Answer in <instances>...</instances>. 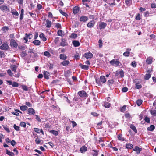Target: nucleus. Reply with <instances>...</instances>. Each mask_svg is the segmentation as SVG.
Listing matches in <instances>:
<instances>
[{"instance_id": "nucleus-10", "label": "nucleus", "mask_w": 156, "mask_h": 156, "mask_svg": "<svg viewBox=\"0 0 156 156\" xmlns=\"http://www.w3.org/2000/svg\"><path fill=\"white\" fill-rule=\"evenodd\" d=\"M153 58L151 57H147L146 60V62L148 64H151L153 62Z\"/></svg>"}, {"instance_id": "nucleus-58", "label": "nucleus", "mask_w": 156, "mask_h": 156, "mask_svg": "<svg viewBox=\"0 0 156 156\" xmlns=\"http://www.w3.org/2000/svg\"><path fill=\"white\" fill-rule=\"evenodd\" d=\"M3 127L4 129L6 130L7 133H9L10 132V130H9V128L7 126H3Z\"/></svg>"}, {"instance_id": "nucleus-61", "label": "nucleus", "mask_w": 156, "mask_h": 156, "mask_svg": "<svg viewBox=\"0 0 156 156\" xmlns=\"http://www.w3.org/2000/svg\"><path fill=\"white\" fill-rule=\"evenodd\" d=\"M32 55V57L33 58H36L38 56L37 54L34 52L31 54L30 55V56H31Z\"/></svg>"}, {"instance_id": "nucleus-22", "label": "nucleus", "mask_w": 156, "mask_h": 156, "mask_svg": "<svg viewBox=\"0 0 156 156\" xmlns=\"http://www.w3.org/2000/svg\"><path fill=\"white\" fill-rule=\"evenodd\" d=\"M34 138H36L35 140V142L37 144H40L41 140L38 137V136H37V134L35 136H34Z\"/></svg>"}, {"instance_id": "nucleus-17", "label": "nucleus", "mask_w": 156, "mask_h": 156, "mask_svg": "<svg viewBox=\"0 0 156 156\" xmlns=\"http://www.w3.org/2000/svg\"><path fill=\"white\" fill-rule=\"evenodd\" d=\"M44 76L45 79H49V76L50 73L47 71H44L43 72Z\"/></svg>"}, {"instance_id": "nucleus-33", "label": "nucleus", "mask_w": 156, "mask_h": 156, "mask_svg": "<svg viewBox=\"0 0 156 156\" xmlns=\"http://www.w3.org/2000/svg\"><path fill=\"white\" fill-rule=\"evenodd\" d=\"M20 109L22 111H24L28 109V107L26 105H22L20 106Z\"/></svg>"}, {"instance_id": "nucleus-23", "label": "nucleus", "mask_w": 156, "mask_h": 156, "mask_svg": "<svg viewBox=\"0 0 156 156\" xmlns=\"http://www.w3.org/2000/svg\"><path fill=\"white\" fill-rule=\"evenodd\" d=\"M51 23L50 21L48 20H46V23L45 24V25L46 27H51Z\"/></svg>"}, {"instance_id": "nucleus-47", "label": "nucleus", "mask_w": 156, "mask_h": 156, "mask_svg": "<svg viewBox=\"0 0 156 156\" xmlns=\"http://www.w3.org/2000/svg\"><path fill=\"white\" fill-rule=\"evenodd\" d=\"M22 89L24 91H27L28 90L27 86L25 85H22Z\"/></svg>"}, {"instance_id": "nucleus-57", "label": "nucleus", "mask_w": 156, "mask_h": 156, "mask_svg": "<svg viewBox=\"0 0 156 156\" xmlns=\"http://www.w3.org/2000/svg\"><path fill=\"white\" fill-rule=\"evenodd\" d=\"M20 126L21 127H23L24 128H25L26 127V124L24 122H20Z\"/></svg>"}, {"instance_id": "nucleus-41", "label": "nucleus", "mask_w": 156, "mask_h": 156, "mask_svg": "<svg viewBox=\"0 0 156 156\" xmlns=\"http://www.w3.org/2000/svg\"><path fill=\"white\" fill-rule=\"evenodd\" d=\"M142 86L139 83H137L135 84V87L137 89H140L142 88Z\"/></svg>"}, {"instance_id": "nucleus-39", "label": "nucleus", "mask_w": 156, "mask_h": 156, "mask_svg": "<svg viewBox=\"0 0 156 156\" xmlns=\"http://www.w3.org/2000/svg\"><path fill=\"white\" fill-rule=\"evenodd\" d=\"M9 28L6 26L2 27V30L3 31L4 33H6V31L9 30Z\"/></svg>"}, {"instance_id": "nucleus-62", "label": "nucleus", "mask_w": 156, "mask_h": 156, "mask_svg": "<svg viewBox=\"0 0 156 156\" xmlns=\"http://www.w3.org/2000/svg\"><path fill=\"white\" fill-rule=\"evenodd\" d=\"M136 65L137 64L135 61L132 62L131 63V65L133 67H135L136 66Z\"/></svg>"}, {"instance_id": "nucleus-24", "label": "nucleus", "mask_w": 156, "mask_h": 156, "mask_svg": "<svg viewBox=\"0 0 156 156\" xmlns=\"http://www.w3.org/2000/svg\"><path fill=\"white\" fill-rule=\"evenodd\" d=\"M107 3L110 5H115L116 4L115 0H108Z\"/></svg>"}, {"instance_id": "nucleus-6", "label": "nucleus", "mask_w": 156, "mask_h": 156, "mask_svg": "<svg viewBox=\"0 0 156 156\" xmlns=\"http://www.w3.org/2000/svg\"><path fill=\"white\" fill-rule=\"evenodd\" d=\"M9 47V46L7 44L4 43L0 46V49L4 50H6L8 49Z\"/></svg>"}, {"instance_id": "nucleus-28", "label": "nucleus", "mask_w": 156, "mask_h": 156, "mask_svg": "<svg viewBox=\"0 0 156 156\" xmlns=\"http://www.w3.org/2000/svg\"><path fill=\"white\" fill-rule=\"evenodd\" d=\"M126 148L128 149H130L133 148V145L130 143H127L126 144Z\"/></svg>"}, {"instance_id": "nucleus-19", "label": "nucleus", "mask_w": 156, "mask_h": 156, "mask_svg": "<svg viewBox=\"0 0 156 156\" xmlns=\"http://www.w3.org/2000/svg\"><path fill=\"white\" fill-rule=\"evenodd\" d=\"M72 44L75 47H78L80 44L79 42L77 40L73 41Z\"/></svg>"}, {"instance_id": "nucleus-32", "label": "nucleus", "mask_w": 156, "mask_h": 156, "mask_svg": "<svg viewBox=\"0 0 156 156\" xmlns=\"http://www.w3.org/2000/svg\"><path fill=\"white\" fill-rule=\"evenodd\" d=\"M49 132L56 136L58 134V131L54 130H52L49 131Z\"/></svg>"}, {"instance_id": "nucleus-59", "label": "nucleus", "mask_w": 156, "mask_h": 156, "mask_svg": "<svg viewBox=\"0 0 156 156\" xmlns=\"http://www.w3.org/2000/svg\"><path fill=\"white\" fill-rule=\"evenodd\" d=\"M126 105H124L121 108L120 111L122 112H124L126 110Z\"/></svg>"}, {"instance_id": "nucleus-26", "label": "nucleus", "mask_w": 156, "mask_h": 156, "mask_svg": "<svg viewBox=\"0 0 156 156\" xmlns=\"http://www.w3.org/2000/svg\"><path fill=\"white\" fill-rule=\"evenodd\" d=\"M67 56L64 54H61L59 55V58L60 59L63 60H65L67 59Z\"/></svg>"}, {"instance_id": "nucleus-54", "label": "nucleus", "mask_w": 156, "mask_h": 156, "mask_svg": "<svg viewBox=\"0 0 156 156\" xmlns=\"http://www.w3.org/2000/svg\"><path fill=\"white\" fill-rule=\"evenodd\" d=\"M13 127L17 131L20 130V127L19 126H17L16 124L14 125Z\"/></svg>"}, {"instance_id": "nucleus-5", "label": "nucleus", "mask_w": 156, "mask_h": 156, "mask_svg": "<svg viewBox=\"0 0 156 156\" xmlns=\"http://www.w3.org/2000/svg\"><path fill=\"white\" fill-rule=\"evenodd\" d=\"M0 9L3 11H10L9 9L7 6L5 5H2L0 6Z\"/></svg>"}, {"instance_id": "nucleus-11", "label": "nucleus", "mask_w": 156, "mask_h": 156, "mask_svg": "<svg viewBox=\"0 0 156 156\" xmlns=\"http://www.w3.org/2000/svg\"><path fill=\"white\" fill-rule=\"evenodd\" d=\"M83 56L86 58L88 59L91 58L93 57V54L90 52L86 53L84 54Z\"/></svg>"}, {"instance_id": "nucleus-8", "label": "nucleus", "mask_w": 156, "mask_h": 156, "mask_svg": "<svg viewBox=\"0 0 156 156\" xmlns=\"http://www.w3.org/2000/svg\"><path fill=\"white\" fill-rule=\"evenodd\" d=\"M95 22L94 20H91L87 24V27L89 28L93 27L95 25Z\"/></svg>"}, {"instance_id": "nucleus-52", "label": "nucleus", "mask_w": 156, "mask_h": 156, "mask_svg": "<svg viewBox=\"0 0 156 156\" xmlns=\"http://www.w3.org/2000/svg\"><path fill=\"white\" fill-rule=\"evenodd\" d=\"M151 114L154 116H156V110H151L150 111Z\"/></svg>"}, {"instance_id": "nucleus-30", "label": "nucleus", "mask_w": 156, "mask_h": 156, "mask_svg": "<svg viewBox=\"0 0 156 156\" xmlns=\"http://www.w3.org/2000/svg\"><path fill=\"white\" fill-rule=\"evenodd\" d=\"M11 12L13 15H15L16 16H18L19 15L18 12L16 11V10L15 9H11Z\"/></svg>"}, {"instance_id": "nucleus-46", "label": "nucleus", "mask_w": 156, "mask_h": 156, "mask_svg": "<svg viewBox=\"0 0 156 156\" xmlns=\"http://www.w3.org/2000/svg\"><path fill=\"white\" fill-rule=\"evenodd\" d=\"M59 11L61 14L65 17H66L68 16V14L66 13L63 12L62 10L59 9Z\"/></svg>"}, {"instance_id": "nucleus-42", "label": "nucleus", "mask_w": 156, "mask_h": 156, "mask_svg": "<svg viewBox=\"0 0 156 156\" xmlns=\"http://www.w3.org/2000/svg\"><path fill=\"white\" fill-rule=\"evenodd\" d=\"M77 37V35L76 33H72L70 36V37L73 39H75Z\"/></svg>"}, {"instance_id": "nucleus-45", "label": "nucleus", "mask_w": 156, "mask_h": 156, "mask_svg": "<svg viewBox=\"0 0 156 156\" xmlns=\"http://www.w3.org/2000/svg\"><path fill=\"white\" fill-rule=\"evenodd\" d=\"M142 103V101L141 99H138L136 101L137 105L138 106H140Z\"/></svg>"}, {"instance_id": "nucleus-38", "label": "nucleus", "mask_w": 156, "mask_h": 156, "mask_svg": "<svg viewBox=\"0 0 156 156\" xmlns=\"http://www.w3.org/2000/svg\"><path fill=\"white\" fill-rule=\"evenodd\" d=\"M151 77V75L150 73L146 74L144 76V79L145 80H149Z\"/></svg>"}, {"instance_id": "nucleus-9", "label": "nucleus", "mask_w": 156, "mask_h": 156, "mask_svg": "<svg viewBox=\"0 0 156 156\" xmlns=\"http://www.w3.org/2000/svg\"><path fill=\"white\" fill-rule=\"evenodd\" d=\"M133 150L134 151L136 152L137 154H138L142 150V148H140L139 147L136 146L133 148Z\"/></svg>"}, {"instance_id": "nucleus-4", "label": "nucleus", "mask_w": 156, "mask_h": 156, "mask_svg": "<svg viewBox=\"0 0 156 156\" xmlns=\"http://www.w3.org/2000/svg\"><path fill=\"white\" fill-rule=\"evenodd\" d=\"M10 45L12 47L17 48L18 44L14 39H11L10 42Z\"/></svg>"}, {"instance_id": "nucleus-43", "label": "nucleus", "mask_w": 156, "mask_h": 156, "mask_svg": "<svg viewBox=\"0 0 156 156\" xmlns=\"http://www.w3.org/2000/svg\"><path fill=\"white\" fill-rule=\"evenodd\" d=\"M114 82V80L113 79L109 80L108 82V84L109 86L112 85Z\"/></svg>"}, {"instance_id": "nucleus-1", "label": "nucleus", "mask_w": 156, "mask_h": 156, "mask_svg": "<svg viewBox=\"0 0 156 156\" xmlns=\"http://www.w3.org/2000/svg\"><path fill=\"white\" fill-rule=\"evenodd\" d=\"M96 82L99 86L101 84V83H104L106 82V78L104 76H100V78H96L95 79Z\"/></svg>"}, {"instance_id": "nucleus-27", "label": "nucleus", "mask_w": 156, "mask_h": 156, "mask_svg": "<svg viewBox=\"0 0 156 156\" xmlns=\"http://www.w3.org/2000/svg\"><path fill=\"white\" fill-rule=\"evenodd\" d=\"M39 37L41 38L43 41H45L47 40V38L45 36L43 33H41L39 35Z\"/></svg>"}, {"instance_id": "nucleus-60", "label": "nucleus", "mask_w": 156, "mask_h": 156, "mask_svg": "<svg viewBox=\"0 0 156 156\" xmlns=\"http://www.w3.org/2000/svg\"><path fill=\"white\" fill-rule=\"evenodd\" d=\"M145 121L147 123H150V118L149 117H145L144 119Z\"/></svg>"}, {"instance_id": "nucleus-13", "label": "nucleus", "mask_w": 156, "mask_h": 156, "mask_svg": "<svg viewBox=\"0 0 156 156\" xmlns=\"http://www.w3.org/2000/svg\"><path fill=\"white\" fill-rule=\"evenodd\" d=\"M28 114L30 115H34L35 114V111L32 108H30L28 109Z\"/></svg>"}, {"instance_id": "nucleus-36", "label": "nucleus", "mask_w": 156, "mask_h": 156, "mask_svg": "<svg viewBox=\"0 0 156 156\" xmlns=\"http://www.w3.org/2000/svg\"><path fill=\"white\" fill-rule=\"evenodd\" d=\"M111 105V104L110 103L106 102H104V106L106 108H109L110 107Z\"/></svg>"}, {"instance_id": "nucleus-63", "label": "nucleus", "mask_w": 156, "mask_h": 156, "mask_svg": "<svg viewBox=\"0 0 156 156\" xmlns=\"http://www.w3.org/2000/svg\"><path fill=\"white\" fill-rule=\"evenodd\" d=\"M34 130L36 132V133H40V130L39 128H34Z\"/></svg>"}, {"instance_id": "nucleus-50", "label": "nucleus", "mask_w": 156, "mask_h": 156, "mask_svg": "<svg viewBox=\"0 0 156 156\" xmlns=\"http://www.w3.org/2000/svg\"><path fill=\"white\" fill-rule=\"evenodd\" d=\"M27 53L26 52V51H22L20 54V55L22 57H24L27 55Z\"/></svg>"}, {"instance_id": "nucleus-12", "label": "nucleus", "mask_w": 156, "mask_h": 156, "mask_svg": "<svg viewBox=\"0 0 156 156\" xmlns=\"http://www.w3.org/2000/svg\"><path fill=\"white\" fill-rule=\"evenodd\" d=\"M117 138L119 140L122 141H126V140L122 136V134H119L117 136Z\"/></svg>"}, {"instance_id": "nucleus-31", "label": "nucleus", "mask_w": 156, "mask_h": 156, "mask_svg": "<svg viewBox=\"0 0 156 156\" xmlns=\"http://www.w3.org/2000/svg\"><path fill=\"white\" fill-rule=\"evenodd\" d=\"M11 69L12 70L14 71L15 72H16V69L17 68V66L15 65H11L10 66Z\"/></svg>"}, {"instance_id": "nucleus-14", "label": "nucleus", "mask_w": 156, "mask_h": 156, "mask_svg": "<svg viewBox=\"0 0 156 156\" xmlns=\"http://www.w3.org/2000/svg\"><path fill=\"white\" fill-rule=\"evenodd\" d=\"M70 64V62L68 60H64V61L61 62V64L63 66H67Z\"/></svg>"}, {"instance_id": "nucleus-15", "label": "nucleus", "mask_w": 156, "mask_h": 156, "mask_svg": "<svg viewBox=\"0 0 156 156\" xmlns=\"http://www.w3.org/2000/svg\"><path fill=\"white\" fill-rule=\"evenodd\" d=\"M88 18L85 16H81L80 18V21L81 22H85L88 20Z\"/></svg>"}, {"instance_id": "nucleus-51", "label": "nucleus", "mask_w": 156, "mask_h": 156, "mask_svg": "<svg viewBox=\"0 0 156 156\" xmlns=\"http://www.w3.org/2000/svg\"><path fill=\"white\" fill-rule=\"evenodd\" d=\"M55 27L57 28L61 29L62 28V27L60 24L58 23H55Z\"/></svg>"}, {"instance_id": "nucleus-21", "label": "nucleus", "mask_w": 156, "mask_h": 156, "mask_svg": "<svg viewBox=\"0 0 156 156\" xmlns=\"http://www.w3.org/2000/svg\"><path fill=\"white\" fill-rule=\"evenodd\" d=\"M34 41L32 42V43L36 46H39L41 44V42L40 41L38 40L35 39Z\"/></svg>"}, {"instance_id": "nucleus-25", "label": "nucleus", "mask_w": 156, "mask_h": 156, "mask_svg": "<svg viewBox=\"0 0 156 156\" xmlns=\"http://www.w3.org/2000/svg\"><path fill=\"white\" fill-rule=\"evenodd\" d=\"M130 127L135 133H137V129L136 127L134 125L131 124L130 125Z\"/></svg>"}, {"instance_id": "nucleus-3", "label": "nucleus", "mask_w": 156, "mask_h": 156, "mask_svg": "<svg viewBox=\"0 0 156 156\" xmlns=\"http://www.w3.org/2000/svg\"><path fill=\"white\" fill-rule=\"evenodd\" d=\"M78 94L79 96L82 98H86L88 96L87 93L84 90H81L79 91L78 92Z\"/></svg>"}, {"instance_id": "nucleus-35", "label": "nucleus", "mask_w": 156, "mask_h": 156, "mask_svg": "<svg viewBox=\"0 0 156 156\" xmlns=\"http://www.w3.org/2000/svg\"><path fill=\"white\" fill-rule=\"evenodd\" d=\"M25 35V36L27 37L29 39H31L33 37V35L31 33H29V34L26 33Z\"/></svg>"}, {"instance_id": "nucleus-34", "label": "nucleus", "mask_w": 156, "mask_h": 156, "mask_svg": "<svg viewBox=\"0 0 156 156\" xmlns=\"http://www.w3.org/2000/svg\"><path fill=\"white\" fill-rule=\"evenodd\" d=\"M6 154L10 156H14V154L13 152H10L7 149H6Z\"/></svg>"}, {"instance_id": "nucleus-48", "label": "nucleus", "mask_w": 156, "mask_h": 156, "mask_svg": "<svg viewBox=\"0 0 156 156\" xmlns=\"http://www.w3.org/2000/svg\"><path fill=\"white\" fill-rule=\"evenodd\" d=\"M135 19L136 20H140L141 18L140 17V13L137 14L136 15Z\"/></svg>"}, {"instance_id": "nucleus-53", "label": "nucleus", "mask_w": 156, "mask_h": 156, "mask_svg": "<svg viewBox=\"0 0 156 156\" xmlns=\"http://www.w3.org/2000/svg\"><path fill=\"white\" fill-rule=\"evenodd\" d=\"M12 86L13 87H17L19 86V83H18L14 81L12 83Z\"/></svg>"}, {"instance_id": "nucleus-64", "label": "nucleus", "mask_w": 156, "mask_h": 156, "mask_svg": "<svg viewBox=\"0 0 156 156\" xmlns=\"http://www.w3.org/2000/svg\"><path fill=\"white\" fill-rule=\"evenodd\" d=\"M57 34L59 36H62V30H58L57 31Z\"/></svg>"}, {"instance_id": "nucleus-49", "label": "nucleus", "mask_w": 156, "mask_h": 156, "mask_svg": "<svg viewBox=\"0 0 156 156\" xmlns=\"http://www.w3.org/2000/svg\"><path fill=\"white\" fill-rule=\"evenodd\" d=\"M44 55L48 57H50L51 56L50 54L48 52L46 51L44 52Z\"/></svg>"}, {"instance_id": "nucleus-2", "label": "nucleus", "mask_w": 156, "mask_h": 156, "mask_svg": "<svg viewBox=\"0 0 156 156\" xmlns=\"http://www.w3.org/2000/svg\"><path fill=\"white\" fill-rule=\"evenodd\" d=\"M110 64L112 66L117 67L121 64L119 61L115 59H113L109 62Z\"/></svg>"}, {"instance_id": "nucleus-20", "label": "nucleus", "mask_w": 156, "mask_h": 156, "mask_svg": "<svg viewBox=\"0 0 156 156\" xmlns=\"http://www.w3.org/2000/svg\"><path fill=\"white\" fill-rule=\"evenodd\" d=\"M79 11V8L77 6H75L73 9V13L75 14H77Z\"/></svg>"}, {"instance_id": "nucleus-40", "label": "nucleus", "mask_w": 156, "mask_h": 156, "mask_svg": "<svg viewBox=\"0 0 156 156\" xmlns=\"http://www.w3.org/2000/svg\"><path fill=\"white\" fill-rule=\"evenodd\" d=\"M92 151L95 152L94 153L92 154L93 156H98V152H99V151H97L93 149L92 150Z\"/></svg>"}, {"instance_id": "nucleus-16", "label": "nucleus", "mask_w": 156, "mask_h": 156, "mask_svg": "<svg viewBox=\"0 0 156 156\" xmlns=\"http://www.w3.org/2000/svg\"><path fill=\"white\" fill-rule=\"evenodd\" d=\"M87 147L85 146H83L80 148V151L81 153H83L86 152L87 150Z\"/></svg>"}, {"instance_id": "nucleus-44", "label": "nucleus", "mask_w": 156, "mask_h": 156, "mask_svg": "<svg viewBox=\"0 0 156 156\" xmlns=\"http://www.w3.org/2000/svg\"><path fill=\"white\" fill-rule=\"evenodd\" d=\"M69 122L72 123L73 128H74L77 125V123L74 121H71L69 120Z\"/></svg>"}, {"instance_id": "nucleus-37", "label": "nucleus", "mask_w": 156, "mask_h": 156, "mask_svg": "<svg viewBox=\"0 0 156 156\" xmlns=\"http://www.w3.org/2000/svg\"><path fill=\"white\" fill-rule=\"evenodd\" d=\"M66 45V40L64 39H62L61 42L60 43V45L64 47Z\"/></svg>"}, {"instance_id": "nucleus-55", "label": "nucleus", "mask_w": 156, "mask_h": 156, "mask_svg": "<svg viewBox=\"0 0 156 156\" xmlns=\"http://www.w3.org/2000/svg\"><path fill=\"white\" fill-rule=\"evenodd\" d=\"M119 74L120 75V76L122 78L124 76V72L123 70H121L119 72Z\"/></svg>"}, {"instance_id": "nucleus-56", "label": "nucleus", "mask_w": 156, "mask_h": 156, "mask_svg": "<svg viewBox=\"0 0 156 156\" xmlns=\"http://www.w3.org/2000/svg\"><path fill=\"white\" fill-rule=\"evenodd\" d=\"M130 52L128 51H127L124 52L123 55L125 57H128L129 55Z\"/></svg>"}, {"instance_id": "nucleus-7", "label": "nucleus", "mask_w": 156, "mask_h": 156, "mask_svg": "<svg viewBox=\"0 0 156 156\" xmlns=\"http://www.w3.org/2000/svg\"><path fill=\"white\" fill-rule=\"evenodd\" d=\"M107 24L104 22H101L99 25V28L100 30L105 28Z\"/></svg>"}, {"instance_id": "nucleus-18", "label": "nucleus", "mask_w": 156, "mask_h": 156, "mask_svg": "<svg viewBox=\"0 0 156 156\" xmlns=\"http://www.w3.org/2000/svg\"><path fill=\"white\" fill-rule=\"evenodd\" d=\"M79 66L81 68L83 69L88 70L89 69V67L88 66L86 65H83L81 63H80Z\"/></svg>"}, {"instance_id": "nucleus-29", "label": "nucleus", "mask_w": 156, "mask_h": 156, "mask_svg": "<svg viewBox=\"0 0 156 156\" xmlns=\"http://www.w3.org/2000/svg\"><path fill=\"white\" fill-rule=\"evenodd\" d=\"M155 129V126L153 125H150V127H149L147 128V130L149 131H153Z\"/></svg>"}]
</instances>
